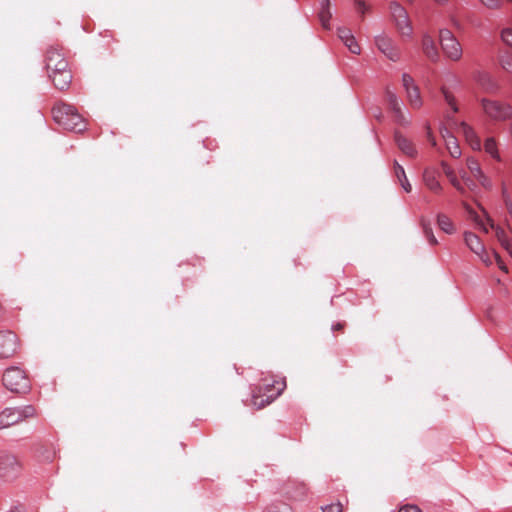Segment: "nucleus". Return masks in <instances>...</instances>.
<instances>
[{
	"instance_id": "24",
	"label": "nucleus",
	"mask_w": 512,
	"mask_h": 512,
	"mask_svg": "<svg viewBox=\"0 0 512 512\" xmlns=\"http://www.w3.org/2000/svg\"><path fill=\"white\" fill-rule=\"evenodd\" d=\"M330 0H321L320 1V12H319V20L325 29H329V21L332 17V13L330 11Z\"/></svg>"
},
{
	"instance_id": "49",
	"label": "nucleus",
	"mask_w": 512,
	"mask_h": 512,
	"mask_svg": "<svg viewBox=\"0 0 512 512\" xmlns=\"http://www.w3.org/2000/svg\"><path fill=\"white\" fill-rule=\"evenodd\" d=\"M5 314H6V309L0 302V322L4 319Z\"/></svg>"
},
{
	"instance_id": "50",
	"label": "nucleus",
	"mask_w": 512,
	"mask_h": 512,
	"mask_svg": "<svg viewBox=\"0 0 512 512\" xmlns=\"http://www.w3.org/2000/svg\"><path fill=\"white\" fill-rule=\"evenodd\" d=\"M427 137H428V140H429V142L431 143V145H432V146H435V145H436V141H435V138L431 135V132H430V131H428V135H427Z\"/></svg>"
},
{
	"instance_id": "7",
	"label": "nucleus",
	"mask_w": 512,
	"mask_h": 512,
	"mask_svg": "<svg viewBox=\"0 0 512 512\" xmlns=\"http://www.w3.org/2000/svg\"><path fill=\"white\" fill-rule=\"evenodd\" d=\"M440 44L447 58L452 61H459L462 57V46L448 29H442L439 33Z\"/></svg>"
},
{
	"instance_id": "28",
	"label": "nucleus",
	"mask_w": 512,
	"mask_h": 512,
	"mask_svg": "<svg viewBox=\"0 0 512 512\" xmlns=\"http://www.w3.org/2000/svg\"><path fill=\"white\" fill-rule=\"evenodd\" d=\"M17 409L20 416V422L37 416L36 408L32 405H27Z\"/></svg>"
},
{
	"instance_id": "4",
	"label": "nucleus",
	"mask_w": 512,
	"mask_h": 512,
	"mask_svg": "<svg viewBox=\"0 0 512 512\" xmlns=\"http://www.w3.org/2000/svg\"><path fill=\"white\" fill-rule=\"evenodd\" d=\"M23 466L19 458L10 452L0 453V478L4 481L11 482L17 479Z\"/></svg>"
},
{
	"instance_id": "47",
	"label": "nucleus",
	"mask_w": 512,
	"mask_h": 512,
	"mask_svg": "<svg viewBox=\"0 0 512 512\" xmlns=\"http://www.w3.org/2000/svg\"><path fill=\"white\" fill-rule=\"evenodd\" d=\"M399 512H422L417 506L406 505L402 507Z\"/></svg>"
},
{
	"instance_id": "30",
	"label": "nucleus",
	"mask_w": 512,
	"mask_h": 512,
	"mask_svg": "<svg viewBox=\"0 0 512 512\" xmlns=\"http://www.w3.org/2000/svg\"><path fill=\"white\" fill-rule=\"evenodd\" d=\"M460 176L464 182V187L466 188V190L476 193V190H477L476 180L474 178L470 177L468 175V173L465 171H461Z\"/></svg>"
},
{
	"instance_id": "51",
	"label": "nucleus",
	"mask_w": 512,
	"mask_h": 512,
	"mask_svg": "<svg viewBox=\"0 0 512 512\" xmlns=\"http://www.w3.org/2000/svg\"><path fill=\"white\" fill-rule=\"evenodd\" d=\"M434 1L437 2L438 4L443 5V4L447 3L448 0H434Z\"/></svg>"
},
{
	"instance_id": "14",
	"label": "nucleus",
	"mask_w": 512,
	"mask_h": 512,
	"mask_svg": "<svg viewBox=\"0 0 512 512\" xmlns=\"http://www.w3.org/2000/svg\"><path fill=\"white\" fill-rule=\"evenodd\" d=\"M283 493L293 500H303L307 494L306 484L295 480H288L283 484Z\"/></svg>"
},
{
	"instance_id": "31",
	"label": "nucleus",
	"mask_w": 512,
	"mask_h": 512,
	"mask_svg": "<svg viewBox=\"0 0 512 512\" xmlns=\"http://www.w3.org/2000/svg\"><path fill=\"white\" fill-rule=\"evenodd\" d=\"M386 99L388 101V104H389L390 108L397 115H401V109H400V106H399V103H398L396 95L393 92H391L390 90H387L386 91Z\"/></svg>"
},
{
	"instance_id": "5",
	"label": "nucleus",
	"mask_w": 512,
	"mask_h": 512,
	"mask_svg": "<svg viewBox=\"0 0 512 512\" xmlns=\"http://www.w3.org/2000/svg\"><path fill=\"white\" fill-rule=\"evenodd\" d=\"M481 106L485 115L494 121L512 118V105L509 103L483 98Z\"/></svg>"
},
{
	"instance_id": "39",
	"label": "nucleus",
	"mask_w": 512,
	"mask_h": 512,
	"mask_svg": "<svg viewBox=\"0 0 512 512\" xmlns=\"http://www.w3.org/2000/svg\"><path fill=\"white\" fill-rule=\"evenodd\" d=\"M501 38L506 45L512 47V29L511 28L503 29V31L501 33Z\"/></svg>"
},
{
	"instance_id": "1",
	"label": "nucleus",
	"mask_w": 512,
	"mask_h": 512,
	"mask_svg": "<svg viewBox=\"0 0 512 512\" xmlns=\"http://www.w3.org/2000/svg\"><path fill=\"white\" fill-rule=\"evenodd\" d=\"M286 388L284 379L265 378L262 383L253 390L252 405L256 409H262L274 401Z\"/></svg>"
},
{
	"instance_id": "46",
	"label": "nucleus",
	"mask_w": 512,
	"mask_h": 512,
	"mask_svg": "<svg viewBox=\"0 0 512 512\" xmlns=\"http://www.w3.org/2000/svg\"><path fill=\"white\" fill-rule=\"evenodd\" d=\"M442 168H443V171H444L445 175L447 176V178H450V177H453L456 175L454 170L444 162L442 163Z\"/></svg>"
},
{
	"instance_id": "26",
	"label": "nucleus",
	"mask_w": 512,
	"mask_h": 512,
	"mask_svg": "<svg viewBox=\"0 0 512 512\" xmlns=\"http://www.w3.org/2000/svg\"><path fill=\"white\" fill-rule=\"evenodd\" d=\"M437 224H438L439 228L442 231H444L445 233L452 234L455 232V227H454L453 222L447 215H445L443 213H439L437 215Z\"/></svg>"
},
{
	"instance_id": "48",
	"label": "nucleus",
	"mask_w": 512,
	"mask_h": 512,
	"mask_svg": "<svg viewBox=\"0 0 512 512\" xmlns=\"http://www.w3.org/2000/svg\"><path fill=\"white\" fill-rule=\"evenodd\" d=\"M9 512H25V507L23 505H17L12 507Z\"/></svg>"
},
{
	"instance_id": "2",
	"label": "nucleus",
	"mask_w": 512,
	"mask_h": 512,
	"mask_svg": "<svg viewBox=\"0 0 512 512\" xmlns=\"http://www.w3.org/2000/svg\"><path fill=\"white\" fill-rule=\"evenodd\" d=\"M54 121L66 130L74 132L84 131L86 124L82 116L69 104L59 103L52 109Z\"/></svg>"
},
{
	"instance_id": "18",
	"label": "nucleus",
	"mask_w": 512,
	"mask_h": 512,
	"mask_svg": "<svg viewBox=\"0 0 512 512\" xmlns=\"http://www.w3.org/2000/svg\"><path fill=\"white\" fill-rule=\"evenodd\" d=\"M422 50L428 59L433 62L438 61L439 51L434 39L429 35H424L422 39Z\"/></svg>"
},
{
	"instance_id": "44",
	"label": "nucleus",
	"mask_w": 512,
	"mask_h": 512,
	"mask_svg": "<svg viewBox=\"0 0 512 512\" xmlns=\"http://www.w3.org/2000/svg\"><path fill=\"white\" fill-rule=\"evenodd\" d=\"M480 258V260L486 265V266H490L492 265L493 261H492V258L491 256L489 255V253L486 251V249H484V252H481L479 254H477Z\"/></svg>"
},
{
	"instance_id": "19",
	"label": "nucleus",
	"mask_w": 512,
	"mask_h": 512,
	"mask_svg": "<svg viewBox=\"0 0 512 512\" xmlns=\"http://www.w3.org/2000/svg\"><path fill=\"white\" fill-rule=\"evenodd\" d=\"M476 82L487 93H495L499 89V85L493 77L485 72H480L476 76Z\"/></svg>"
},
{
	"instance_id": "32",
	"label": "nucleus",
	"mask_w": 512,
	"mask_h": 512,
	"mask_svg": "<svg viewBox=\"0 0 512 512\" xmlns=\"http://www.w3.org/2000/svg\"><path fill=\"white\" fill-rule=\"evenodd\" d=\"M421 225H422V228H423V232H424L427 240L429 241V243L432 244V245H436L438 243V241H437L436 237L433 234V230L431 228L430 223L426 222L425 220H422Z\"/></svg>"
},
{
	"instance_id": "35",
	"label": "nucleus",
	"mask_w": 512,
	"mask_h": 512,
	"mask_svg": "<svg viewBox=\"0 0 512 512\" xmlns=\"http://www.w3.org/2000/svg\"><path fill=\"white\" fill-rule=\"evenodd\" d=\"M322 512H342L343 505L340 502L332 503L321 507Z\"/></svg>"
},
{
	"instance_id": "12",
	"label": "nucleus",
	"mask_w": 512,
	"mask_h": 512,
	"mask_svg": "<svg viewBox=\"0 0 512 512\" xmlns=\"http://www.w3.org/2000/svg\"><path fill=\"white\" fill-rule=\"evenodd\" d=\"M466 166L470 174L469 176L474 178L482 188L485 190L492 188L491 179L484 173L477 159L468 157L466 159Z\"/></svg>"
},
{
	"instance_id": "22",
	"label": "nucleus",
	"mask_w": 512,
	"mask_h": 512,
	"mask_svg": "<svg viewBox=\"0 0 512 512\" xmlns=\"http://www.w3.org/2000/svg\"><path fill=\"white\" fill-rule=\"evenodd\" d=\"M464 241L467 247L476 255L484 252V244L482 243L481 239L472 232H465L464 233Z\"/></svg>"
},
{
	"instance_id": "17",
	"label": "nucleus",
	"mask_w": 512,
	"mask_h": 512,
	"mask_svg": "<svg viewBox=\"0 0 512 512\" xmlns=\"http://www.w3.org/2000/svg\"><path fill=\"white\" fill-rule=\"evenodd\" d=\"M395 142L403 154L414 158L417 156V149L414 143L400 133H395Z\"/></svg>"
},
{
	"instance_id": "52",
	"label": "nucleus",
	"mask_w": 512,
	"mask_h": 512,
	"mask_svg": "<svg viewBox=\"0 0 512 512\" xmlns=\"http://www.w3.org/2000/svg\"><path fill=\"white\" fill-rule=\"evenodd\" d=\"M343 328V325L338 323L337 325L334 326V329H337V330H340Z\"/></svg>"
},
{
	"instance_id": "41",
	"label": "nucleus",
	"mask_w": 512,
	"mask_h": 512,
	"mask_svg": "<svg viewBox=\"0 0 512 512\" xmlns=\"http://www.w3.org/2000/svg\"><path fill=\"white\" fill-rule=\"evenodd\" d=\"M480 2L489 9H499L501 6V0H480Z\"/></svg>"
},
{
	"instance_id": "11",
	"label": "nucleus",
	"mask_w": 512,
	"mask_h": 512,
	"mask_svg": "<svg viewBox=\"0 0 512 512\" xmlns=\"http://www.w3.org/2000/svg\"><path fill=\"white\" fill-rule=\"evenodd\" d=\"M62 50L56 45H51L47 49L45 61L48 73H55L57 70L68 68V62Z\"/></svg>"
},
{
	"instance_id": "34",
	"label": "nucleus",
	"mask_w": 512,
	"mask_h": 512,
	"mask_svg": "<svg viewBox=\"0 0 512 512\" xmlns=\"http://www.w3.org/2000/svg\"><path fill=\"white\" fill-rule=\"evenodd\" d=\"M349 51L353 54H360L361 48L360 45L356 42L355 37L351 36L349 40L343 42Z\"/></svg>"
},
{
	"instance_id": "45",
	"label": "nucleus",
	"mask_w": 512,
	"mask_h": 512,
	"mask_svg": "<svg viewBox=\"0 0 512 512\" xmlns=\"http://www.w3.org/2000/svg\"><path fill=\"white\" fill-rule=\"evenodd\" d=\"M494 257L496 259V262H497V265L498 267L504 271L505 273L508 272V268L507 266L504 264V262L501 260L500 256L498 255V253L494 252Z\"/></svg>"
},
{
	"instance_id": "36",
	"label": "nucleus",
	"mask_w": 512,
	"mask_h": 512,
	"mask_svg": "<svg viewBox=\"0 0 512 512\" xmlns=\"http://www.w3.org/2000/svg\"><path fill=\"white\" fill-rule=\"evenodd\" d=\"M450 183L452 184V186L458 191L460 192L462 195H464L466 193V188L464 187V185L461 184L460 180L457 178V176H453V177H450L448 178Z\"/></svg>"
},
{
	"instance_id": "15",
	"label": "nucleus",
	"mask_w": 512,
	"mask_h": 512,
	"mask_svg": "<svg viewBox=\"0 0 512 512\" xmlns=\"http://www.w3.org/2000/svg\"><path fill=\"white\" fill-rule=\"evenodd\" d=\"M54 86L59 90H66L71 84L72 74L69 68L57 70L55 73H48Z\"/></svg>"
},
{
	"instance_id": "21",
	"label": "nucleus",
	"mask_w": 512,
	"mask_h": 512,
	"mask_svg": "<svg viewBox=\"0 0 512 512\" xmlns=\"http://www.w3.org/2000/svg\"><path fill=\"white\" fill-rule=\"evenodd\" d=\"M442 136L450 155L453 158H459L461 156V149L456 138L447 129L442 131Z\"/></svg>"
},
{
	"instance_id": "8",
	"label": "nucleus",
	"mask_w": 512,
	"mask_h": 512,
	"mask_svg": "<svg viewBox=\"0 0 512 512\" xmlns=\"http://www.w3.org/2000/svg\"><path fill=\"white\" fill-rule=\"evenodd\" d=\"M390 10L398 32L403 37H410L413 28L407 11L397 2H391Z\"/></svg>"
},
{
	"instance_id": "29",
	"label": "nucleus",
	"mask_w": 512,
	"mask_h": 512,
	"mask_svg": "<svg viewBox=\"0 0 512 512\" xmlns=\"http://www.w3.org/2000/svg\"><path fill=\"white\" fill-rule=\"evenodd\" d=\"M442 94H443L445 102L447 103V105L450 106L452 112L457 113L459 111V108H458L457 101H456L454 95L446 88H442Z\"/></svg>"
},
{
	"instance_id": "37",
	"label": "nucleus",
	"mask_w": 512,
	"mask_h": 512,
	"mask_svg": "<svg viewBox=\"0 0 512 512\" xmlns=\"http://www.w3.org/2000/svg\"><path fill=\"white\" fill-rule=\"evenodd\" d=\"M450 183L452 184V186L458 191L460 192L462 195H464L466 193V188L464 187V185L461 184L460 180L457 178V176H453V177H450L448 178Z\"/></svg>"
},
{
	"instance_id": "20",
	"label": "nucleus",
	"mask_w": 512,
	"mask_h": 512,
	"mask_svg": "<svg viewBox=\"0 0 512 512\" xmlns=\"http://www.w3.org/2000/svg\"><path fill=\"white\" fill-rule=\"evenodd\" d=\"M423 181L426 187L432 192L439 193L442 190V186L437 179V173L433 169L427 168L424 170Z\"/></svg>"
},
{
	"instance_id": "33",
	"label": "nucleus",
	"mask_w": 512,
	"mask_h": 512,
	"mask_svg": "<svg viewBox=\"0 0 512 512\" xmlns=\"http://www.w3.org/2000/svg\"><path fill=\"white\" fill-rule=\"evenodd\" d=\"M500 65L506 72L512 74V54H505L501 56Z\"/></svg>"
},
{
	"instance_id": "10",
	"label": "nucleus",
	"mask_w": 512,
	"mask_h": 512,
	"mask_svg": "<svg viewBox=\"0 0 512 512\" xmlns=\"http://www.w3.org/2000/svg\"><path fill=\"white\" fill-rule=\"evenodd\" d=\"M447 120L450 127H455L458 133H461L470 147L475 150H481V141L476 132L466 122H457L450 114H447Z\"/></svg>"
},
{
	"instance_id": "43",
	"label": "nucleus",
	"mask_w": 512,
	"mask_h": 512,
	"mask_svg": "<svg viewBox=\"0 0 512 512\" xmlns=\"http://www.w3.org/2000/svg\"><path fill=\"white\" fill-rule=\"evenodd\" d=\"M353 36L351 33V30L348 28H339L338 29V37L341 39V41H347L349 38Z\"/></svg>"
},
{
	"instance_id": "27",
	"label": "nucleus",
	"mask_w": 512,
	"mask_h": 512,
	"mask_svg": "<svg viewBox=\"0 0 512 512\" xmlns=\"http://www.w3.org/2000/svg\"><path fill=\"white\" fill-rule=\"evenodd\" d=\"M406 93L411 107L414 109H419L422 105V100L418 87H412L410 90L406 91Z\"/></svg>"
},
{
	"instance_id": "25",
	"label": "nucleus",
	"mask_w": 512,
	"mask_h": 512,
	"mask_svg": "<svg viewBox=\"0 0 512 512\" xmlns=\"http://www.w3.org/2000/svg\"><path fill=\"white\" fill-rule=\"evenodd\" d=\"M394 172H395V175L400 183V185L403 187V189L409 193L411 192L412 190V186L411 184L409 183L408 181V178L406 176V173H405V170L404 168L398 163L395 161L394 163Z\"/></svg>"
},
{
	"instance_id": "13",
	"label": "nucleus",
	"mask_w": 512,
	"mask_h": 512,
	"mask_svg": "<svg viewBox=\"0 0 512 512\" xmlns=\"http://www.w3.org/2000/svg\"><path fill=\"white\" fill-rule=\"evenodd\" d=\"M375 44L380 52H382L388 59L398 61L400 59V51L395 46L391 38L386 35H379L375 38Z\"/></svg>"
},
{
	"instance_id": "3",
	"label": "nucleus",
	"mask_w": 512,
	"mask_h": 512,
	"mask_svg": "<svg viewBox=\"0 0 512 512\" xmlns=\"http://www.w3.org/2000/svg\"><path fill=\"white\" fill-rule=\"evenodd\" d=\"M2 381L4 386L14 393H26L30 389V381L25 371L19 367L6 369Z\"/></svg>"
},
{
	"instance_id": "42",
	"label": "nucleus",
	"mask_w": 512,
	"mask_h": 512,
	"mask_svg": "<svg viewBox=\"0 0 512 512\" xmlns=\"http://www.w3.org/2000/svg\"><path fill=\"white\" fill-rule=\"evenodd\" d=\"M354 3L357 11L362 15L369 11V6L366 4L364 0H354Z\"/></svg>"
},
{
	"instance_id": "16",
	"label": "nucleus",
	"mask_w": 512,
	"mask_h": 512,
	"mask_svg": "<svg viewBox=\"0 0 512 512\" xmlns=\"http://www.w3.org/2000/svg\"><path fill=\"white\" fill-rule=\"evenodd\" d=\"M20 422L17 408L8 407L0 412V430L9 428Z\"/></svg>"
},
{
	"instance_id": "40",
	"label": "nucleus",
	"mask_w": 512,
	"mask_h": 512,
	"mask_svg": "<svg viewBox=\"0 0 512 512\" xmlns=\"http://www.w3.org/2000/svg\"><path fill=\"white\" fill-rule=\"evenodd\" d=\"M402 83H403V87L405 88L406 91L410 90L412 87H416L414 85L413 78L406 73L403 74V76H402Z\"/></svg>"
},
{
	"instance_id": "38",
	"label": "nucleus",
	"mask_w": 512,
	"mask_h": 512,
	"mask_svg": "<svg viewBox=\"0 0 512 512\" xmlns=\"http://www.w3.org/2000/svg\"><path fill=\"white\" fill-rule=\"evenodd\" d=\"M264 512H290V507L286 504L270 505L264 510Z\"/></svg>"
},
{
	"instance_id": "9",
	"label": "nucleus",
	"mask_w": 512,
	"mask_h": 512,
	"mask_svg": "<svg viewBox=\"0 0 512 512\" xmlns=\"http://www.w3.org/2000/svg\"><path fill=\"white\" fill-rule=\"evenodd\" d=\"M20 347L16 333L11 330H0V360L12 358Z\"/></svg>"
},
{
	"instance_id": "23",
	"label": "nucleus",
	"mask_w": 512,
	"mask_h": 512,
	"mask_svg": "<svg viewBox=\"0 0 512 512\" xmlns=\"http://www.w3.org/2000/svg\"><path fill=\"white\" fill-rule=\"evenodd\" d=\"M484 151L494 160L500 162L501 156L498 150V143L494 137H488L483 144Z\"/></svg>"
},
{
	"instance_id": "6",
	"label": "nucleus",
	"mask_w": 512,
	"mask_h": 512,
	"mask_svg": "<svg viewBox=\"0 0 512 512\" xmlns=\"http://www.w3.org/2000/svg\"><path fill=\"white\" fill-rule=\"evenodd\" d=\"M468 212L473 216L474 221L479 226V228H481L485 233H488V224L492 229H495V236L497 240L512 257V237L510 234L501 227H495L493 221L490 218H487L486 221H484L480 216L476 215L471 210H468Z\"/></svg>"
}]
</instances>
